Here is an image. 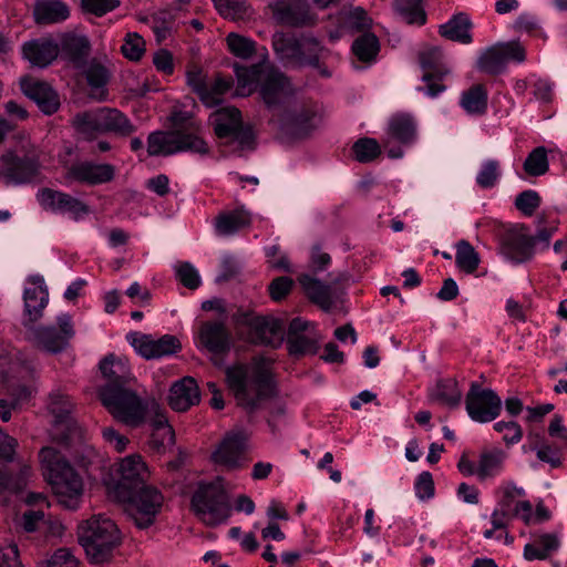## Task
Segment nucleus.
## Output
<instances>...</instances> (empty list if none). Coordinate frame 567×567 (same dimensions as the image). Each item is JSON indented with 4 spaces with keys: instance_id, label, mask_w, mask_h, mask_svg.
<instances>
[{
    "instance_id": "nucleus-1",
    "label": "nucleus",
    "mask_w": 567,
    "mask_h": 567,
    "mask_svg": "<svg viewBox=\"0 0 567 567\" xmlns=\"http://www.w3.org/2000/svg\"><path fill=\"white\" fill-rule=\"evenodd\" d=\"M99 368L105 380L99 389V398L106 410L125 425L137 427L144 423L148 401L132 389L135 379L127 359L111 353L101 360Z\"/></svg>"
},
{
    "instance_id": "nucleus-2",
    "label": "nucleus",
    "mask_w": 567,
    "mask_h": 567,
    "mask_svg": "<svg viewBox=\"0 0 567 567\" xmlns=\"http://www.w3.org/2000/svg\"><path fill=\"white\" fill-rule=\"evenodd\" d=\"M234 69L238 81L236 95L248 96L259 86V94L272 114L290 103L293 95L290 80L269 63L259 62L250 66L235 64Z\"/></svg>"
},
{
    "instance_id": "nucleus-3",
    "label": "nucleus",
    "mask_w": 567,
    "mask_h": 567,
    "mask_svg": "<svg viewBox=\"0 0 567 567\" xmlns=\"http://www.w3.org/2000/svg\"><path fill=\"white\" fill-rule=\"evenodd\" d=\"M270 362L257 358L250 364H237L226 369V379L237 404L248 414L257 412L262 402L275 393Z\"/></svg>"
},
{
    "instance_id": "nucleus-4",
    "label": "nucleus",
    "mask_w": 567,
    "mask_h": 567,
    "mask_svg": "<svg viewBox=\"0 0 567 567\" xmlns=\"http://www.w3.org/2000/svg\"><path fill=\"white\" fill-rule=\"evenodd\" d=\"M40 460L43 475L59 503L68 509H76L83 493V481L80 474L53 447H43L40 451Z\"/></svg>"
},
{
    "instance_id": "nucleus-5",
    "label": "nucleus",
    "mask_w": 567,
    "mask_h": 567,
    "mask_svg": "<svg viewBox=\"0 0 567 567\" xmlns=\"http://www.w3.org/2000/svg\"><path fill=\"white\" fill-rule=\"evenodd\" d=\"M71 124L86 141H93L99 135L111 133L118 137H128L136 132V126L120 110L96 107L76 113Z\"/></svg>"
},
{
    "instance_id": "nucleus-6",
    "label": "nucleus",
    "mask_w": 567,
    "mask_h": 567,
    "mask_svg": "<svg viewBox=\"0 0 567 567\" xmlns=\"http://www.w3.org/2000/svg\"><path fill=\"white\" fill-rule=\"evenodd\" d=\"M78 537L89 559L101 564L110 559L121 543L120 530L115 523L104 515H93L79 526Z\"/></svg>"
},
{
    "instance_id": "nucleus-7",
    "label": "nucleus",
    "mask_w": 567,
    "mask_h": 567,
    "mask_svg": "<svg viewBox=\"0 0 567 567\" xmlns=\"http://www.w3.org/2000/svg\"><path fill=\"white\" fill-rule=\"evenodd\" d=\"M190 503L195 514L208 526L225 523L231 514L229 497L219 477L214 482L199 483Z\"/></svg>"
},
{
    "instance_id": "nucleus-8",
    "label": "nucleus",
    "mask_w": 567,
    "mask_h": 567,
    "mask_svg": "<svg viewBox=\"0 0 567 567\" xmlns=\"http://www.w3.org/2000/svg\"><path fill=\"white\" fill-rule=\"evenodd\" d=\"M321 120L320 106L312 101L288 103L280 112L271 115L280 132L292 138L309 136Z\"/></svg>"
},
{
    "instance_id": "nucleus-9",
    "label": "nucleus",
    "mask_w": 567,
    "mask_h": 567,
    "mask_svg": "<svg viewBox=\"0 0 567 567\" xmlns=\"http://www.w3.org/2000/svg\"><path fill=\"white\" fill-rule=\"evenodd\" d=\"M117 498L127 504L126 512L140 529L152 526L161 512L164 497L154 486L142 484Z\"/></svg>"
},
{
    "instance_id": "nucleus-10",
    "label": "nucleus",
    "mask_w": 567,
    "mask_h": 567,
    "mask_svg": "<svg viewBox=\"0 0 567 567\" xmlns=\"http://www.w3.org/2000/svg\"><path fill=\"white\" fill-rule=\"evenodd\" d=\"M182 152L204 156L209 153V146L203 136L186 135L181 130L156 131L147 137L150 156H171Z\"/></svg>"
},
{
    "instance_id": "nucleus-11",
    "label": "nucleus",
    "mask_w": 567,
    "mask_h": 567,
    "mask_svg": "<svg viewBox=\"0 0 567 567\" xmlns=\"http://www.w3.org/2000/svg\"><path fill=\"white\" fill-rule=\"evenodd\" d=\"M209 122L214 132L219 138H230L241 150H252L255 145V133L250 125H244L241 113L237 107L227 106L216 110Z\"/></svg>"
},
{
    "instance_id": "nucleus-12",
    "label": "nucleus",
    "mask_w": 567,
    "mask_h": 567,
    "mask_svg": "<svg viewBox=\"0 0 567 567\" xmlns=\"http://www.w3.org/2000/svg\"><path fill=\"white\" fill-rule=\"evenodd\" d=\"M56 323L59 330L53 326L44 327L23 322L25 338L47 352H61L68 347L69 340L74 336V329L69 313L60 315L56 318Z\"/></svg>"
},
{
    "instance_id": "nucleus-13",
    "label": "nucleus",
    "mask_w": 567,
    "mask_h": 567,
    "mask_svg": "<svg viewBox=\"0 0 567 567\" xmlns=\"http://www.w3.org/2000/svg\"><path fill=\"white\" fill-rule=\"evenodd\" d=\"M526 60L525 48L518 41L498 42L481 52L476 68L486 74L498 75L508 61L522 63Z\"/></svg>"
},
{
    "instance_id": "nucleus-14",
    "label": "nucleus",
    "mask_w": 567,
    "mask_h": 567,
    "mask_svg": "<svg viewBox=\"0 0 567 567\" xmlns=\"http://www.w3.org/2000/svg\"><path fill=\"white\" fill-rule=\"evenodd\" d=\"M417 58L423 70L422 81L425 82V87L421 90L427 96L435 97L445 91V85L440 82L451 72L444 53L439 47H430L421 50Z\"/></svg>"
},
{
    "instance_id": "nucleus-15",
    "label": "nucleus",
    "mask_w": 567,
    "mask_h": 567,
    "mask_svg": "<svg viewBox=\"0 0 567 567\" xmlns=\"http://www.w3.org/2000/svg\"><path fill=\"white\" fill-rule=\"evenodd\" d=\"M17 445V440L3 433L0 429V461L4 462L0 463V488L11 493L23 489L30 473V468L25 465L19 464L17 471H14L6 464L13 462Z\"/></svg>"
},
{
    "instance_id": "nucleus-16",
    "label": "nucleus",
    "mask_w": 567,
    "mask_h": 567,
    "mask_svg": "<svg viewBox=\"0 0 567 567\" xmlns=\"http://www.w3.org/2000/svg\"><path fill=\"white\" fill-rule=\"evenodd\" d=\"M465 408L468 416L478 423L494 421L502 411V400L492 389H483L472 382L466 394Z\"/></svg>"
},
{
    "instance_id": "nucleus-17",
    "label": "nucleus",
    "mask_w": 567,
    "mask_h": 567,
    "mask_svg": "<svg viewBox=\"0 0 567 567\" xmlns=\"http://www.w3.org/2000/svg\"><path fill=\"white\" fill-rule=\"evenodd\" d=\"M126 339L147 360L173 355L182 349L179 339L173 334H164L154 339L151 334L130 332Z\"/></svg>"
},
{
    "instance_id": "nucleus-18",
    "label": "nucleus",
    "mask_w": 567,
    "mask_h": 567,
    "mask_svg": "<svg viewBox=\"0 0 567 567\" xmlns=\"http://www.w3.org/2000/svg\"><path fill=\"white\" fill-rule=\"evenodd\" d=\"M321 337L313 323L301 318L290 321L287 332V347L292 355L316 354Z\"/></svg>"
},
{
    "instance_id": "nucleus-19",
    "label": "nucleus",
    "mask_w": 567,
    "mask_h": 567,
    "mask_svg": "<svg viewBox=\"0 0 567 567\" xmlns=\"http://www.w3.org/2000/svg\"><path fill=\"white\" fill-rule=\"evenodd\" d=\"M37 198L44 209L69 214L74 220H79L90 212L89 206L80 199L52 188L40 189Z\"/></svg>"
},
{
    "instance_id": "nucleus-20",
    "label": "nucleus",
    "mask_w": 567,
    "mask_h": 567,
    "mask_svg": "<svg viewBox=\"0 0 567 567\" xmlns=\"http://www.w3.org/2000/svg\"><path fill=\"white\" fill-rule=\"evenodd\" d=\"M248 437L249 435L243 430L228 433L213 454L215 463L224 465L228 470L241 467Z\"/></svg>"
},
{
    "instance_id": "nucleus-21",
    "label": "nucleus",
    "mask_w": 567,
    "mask_h": 567,
    "mask_svg": "<svg viewBox=\"0 0 567 567\" xmlns=\"http://www.w3.org/2000/svg\"><path fill=\"white\" fill-rule=\"evenodd\" d=\"M502 252L516 264L530 260L535 250L527 227L522 225L507 230L502 238Z\"/></svg>"
},
{
    "instance_id": "nucleus-22",
    "label": "nucleus",
    "mask_w": 567,
    "mask_h": 567,
    "mask_svg": "<svg viewBox=\"0 0 567 567\" xmlns=\"http://www.w3.org/2000/svg\"><path fill=\"white\" fill-rule=\"evenodd\" d=\"M274 17L290 27H307L316 22L308 0H282L271 6Z\"/></svg>"
},
{
    "instance_id": "nucleus-23",
    "label": "nucleus",
    "mask_w": 567,
    "mask_h": 567,
    "mask_svg": "<svg viewBox=\"0 0 567 567\" xmlns=\"http://www.w3.org/2000/svg\"><path fill=\"white\" fill-rule=\"evenodd\" d=\"M85 78L90 86L91 96L103 101L106 97L105 86L111 80L112 70L107 59L92 58L85 62V66L78 69Z\"/></svg>"
},
{
    "instance_id": "nucleus-24",
    "label": "nucleus",
    "mask_w": 567,
    "mask_h": 567,
    "mask_svg": "<svg viewBox=\"0 0 567 567\" xmlns=\"http://www.w3.org/2000/svg\"><path fill=\"white\" fill-rule=\"evenodd\" d=\"M58 44L59 55L63 61L75 70L85 66V62L91 54V42L86 35L65 33Z\"/></svg>"
},
{
    "instance_id": "nucleus-25",
    "label": "nucleus",
    "mask_w": 567,
    "mask_h": 567,
    "mask_svg": "<svg viewBox=\"0 0 567 567\" xmlns=\"http://www.w3.org/2000/svg\"><path fill=\"white\" fill-rule=\"evenodd\" d=\"M298 280L312 303L319 306L324 311L331 310L337 300L334 287L338 285L339 279L324 284L310 275H301Z\"/></svg>"
},
{
    "instance_id": "nucleus-26",
    "label": "nucleus",
    "mask_w": 567,
    "mask_h": 567,
    "mask_svg": "<svg viewBox=\"0 0 567 567\" xmlns=\"http://www.w3.org/2000/svg\"><path fill=\"white\" fill-rule=\"evenodd\" d=\"M22 92L47 115H51L59 110L60 100L58 93L45 82L22 79L20 82Z\"/></svg>"
},
{
    "instance_id": "nucleus-27",
    "label": "nucleus",
    "mask_w": 567,
    "mask_h": 567,
    "mask_svg": "<svg viewBox=\"0 0 567 567\" xmlns=\"http://www.w3.org/2000/svg\"><path fill=\"white\" fill-rule=\"evenodd\" d=\"M120 480L116 484V496L145 484L146 466L140 455H130L120 463Z\"/></svg>"
},
{
    "instance_id": "nucleus-28",
    "label": "nucleus",
    "mask_w": 567,
    "mask_h": 567,
    "mask_svg": "<svg viewBox=\"0 0 567 567\" xmlns=\"http://www.w3.org/2000/svg\"><path fill=\"white\" fill-rule=\"evenodd\" d=\"M2 175L8 184H24L38 173V164L27 156L18 157L12 153L2 156Z\"/></svg>"
},
{
    "instance_id": "nucleus-29",
    "label": "nucleus",
    "mask_w": 567,
    "mask_h": 567,
    "mask_svg": "<svg viewBox=\"0 0 567 567\" xmlns=\"http://www.w3.org/2000/svg\"><path fill=\"white\" fill-rule=\"evenodd\" d=\"M115 168L111 164H96L93 162H80L73 164L68 176L76 182L99 185L111 182L114 178Z\"/></svg>"
},
{
    "instance_id": "nucleus-30",
    "label": "nucleus",
    "mask_w": 567,
    "mask_h": 567,
    "mask_svg": "<svg viewBox=\"0 0 567 567\" xmlns=\"http://www.w3.org/2000/svg\"><path fill=\"white\" fill-rule=\"evenodd\" d=\"M200 343L213 354H224L230 350L231 336L219 321H207L200 326Z\"/></svg>"
},
{
    "instance_id": "nucleus-31",
    "label": "nucleus",
    "mask_w": 567,
    "mask_h": 567,
    "mask_svg": "<svg viewBox=\"0 0 567 567\" xmlns=\"http://www.w3.org/2000/svg\"><path fill=\"white\" fill-rule=\"evenodd\" d=\"M59 52V44L50 38L34 39L22 45L23 58L38 68L49 66Z\"/></svg>"
},
{
    "instance_id": "nucleus-32",
    "label": "nucleus",
    "mask_w": 567,
    "mask_h": 567,
    "mask_svg": "<svg viewBox=\"0 0 567 567\" xmlns=\"http://www.w3.org/2000/svg\"><path fill=\"white\" fill-rule=\"evenodd\" d=\"M169 405L177 412H185L190 406L198 404L200 392L197 382L192 377H185L175 382L169 390Z\"/></svg>"
},
{
    "instance_id": "nucleus-33",
    "label": "nucleus",
    "mask_w": 567,
    "mask_h": 567,
    "mask_svg": "<svg viewBox=\"0 0 567 567\" xmlns=\"http://www.w3.org/2000/svg\"><path fill=\"white\" fill-rule=\"evenodd\" d=\"M37 286L25 288L23 292L24 315L28 317L23 322L34 323L43 316V310L49 301V292L41 277L34 280Z\"/></svg>"
},
{
    "instance_id": "nucleus-34",
    "label": "nucleus",
    "mask_w": 567,
    "mask_h": 567,
    "mask_svg": "<svg viewBox=\"0 0 567 567\" xmlns=\"http://www.w3.org/2000/svg\"><path fill=\"white\" fill-rule=\"evenodd\" d=\"M148 411L155 413L152 420L153 432L151 435V444L158 451L173 446L175 443V432L168 424L166 415L159 410L155 401H148L147 412Z\"/></svg>"
},
{
    "instance_id": "nucleus-35",
    "label": "nucleus",
    "mask_w": 567,
    "mask_h": 567,
    "mask_svg": "<svg viewBox=\"0 0 567 567\" xmlns=\"http://www.w3.org/2000/svg\"><path fill=\"white\" fill-rule=\"evenodd\" d=\"M250 333L251 341L276 347L282 340V322L274 318L256 317Z\"/></svg>"
},
{
    "instance_id": "nucleus-36",
    "label": "nucleus",
    "mask_w": 567,
    "mask_h": 567,
    "mask_svg": "<svg viewBox=\"0 0 567 567\" xmlns=\"http://www.w3.org/2000/svg\"><path fill=\"white\" fill-rule=\"evenodd\" d=\"M416 134V123L410 114L396 113L389 120V138L395 140L402 145H411L415 142Z\"/></svg>"
},
{
    "instance_id": "nucleus-37",
    "label": "nucleus",
    "mask_w": 567,
    "mask_h": 567,
    "mask_svg": "<svg viewBox=\"0 0 567 567\" xmlns=\"http://www.w3.org/2000/svg\"><path fill=\"white\" fill-rule=\"evenodd\" d=\"M473 24L465 13L453 16L446 23L440 25L439 33L451 41L468 44L473 41L471 29Z\"/></svg>"
},
{
    "instance_id": "nucleus-38",
    "label": "nucleus",
    "mask_w": 567,
    "mask_h": 567,
    "mask_svg": "<svg viewBox=\"0 0 567 567\" xmlns=\"http://www.w3.org/2000/svg\"><path fill=\"white\" fill-rule=\"evenodd\" d=\"M69 16V7L61 0H40L34 6V18L39 24L59 23Z\"/></svg>"
},
{
    "instance_id": "nucleus-39",
    "label": "nucleus",
    "mask_w": 567,
    "mask_h": 567,
    "mask_svg": "<svg viewBox=\"0 0 567 567\" xmlns=\"http://www.w3.org/2000/svg\"><path fill=\"white\" fill-rule=\"evenodd\" d=\"M251 223L250 214L243 209L221 213L216 217L215 230L219 236H231Z\"/></svg>"
},
{
    "instance_id": "nucleus-40",
    "label": "nucleus",
    "mask_w": 567,
    "mask_h": 567,
    "mask_svg": "<svg viewBox=\"0 0 567 567\" xmlns=\"http://www.w3.org/2000/svg\"><path fill=\"white\" fill-rule=\"evenodd\" d=\"M48 409L54 416L55 424H65L66 429L71 427V414L74 409V403L66 393L60 389L53 390L49 394Z\"/></svg>"
},
{
    "instance_id": "nucleus-41",
    "label": "nucleus",
    "mask_w": 567,
    "mask_h": 567,
    "mask_svg": "<svg viewBox=\"0 0 567 567\" xmlns=\"http://www.w3.org/2000/svg\"><path fill=\"white\" fill-rule=\"evenodd\" d=\"M461 106L468 114H484L487 110V91L484 85L476 84L464 91L461 96Z\"/></svg>"
},
{
    "instance_id": "nucleus-42",
    "label": "nucleus",
    "mask_w": 567,
    "mask_h": 567,
    "mask_svg": "<svg viewBox=\"0 0 567 567\" xmlns=\"http://www.w3.org/2000/svg\"><path fill=\"white\" fill-rule=\"evenodd\" d=\"M272 48L282 59L298 64L300 58V39H296L282 32L272 35Z\"/></svg>"
},
{
    "instance_id": "nucleus-43",
    "label": "nucleus",
    "mask_w": 567,
    "mask_h": 567,
    "mask_svg": "<svg viewBox=\"0 0 567 567\" xmlns=\"http://www.w3.org/2000/svg\"><path fill=\"white\" fill-rule=\"evenodd\" d=\"M326 53L327 50L316 38L302 37L300 39V58L298 64L319 69V61Z\"/></svg>"
},
{
    "instance_id": "nucleus-44",
    "label": "nucleus",
    "mask_w": 567,
    "mask_h": 567,
    "mask_svg": "<svg viewBox=\"0 0 567 567\" xmlns=\"http://www.w3.org/2000/svg\"><path fill=\"white\" fill-rule=\"evenodd\" d=\"M379 50V40L373 33H363L352 43V52L361 62H373Z\"/></svg>"
},
{
    "instance_id": "nucleus-45",
    "label": "nucleus",
    "mask_w": 567,
    "mask_h": 567,
    "mask_svg": "<svg viewBox=\"0 0 567 567\" xmlns=\"http://www.w3.org/2000/svg\"><path fill=\"white\" fill-rule=\"evenodd\" d=\"M433 399L451 409L457 408L462 400V391L457 381L454 379L441 380L436 385Z\"/></svg>"
},
{
    "instance_id": "nucleus-46",
    "label": "nucleus",
    "mask_w": 567,
    "mask_h": 567,
    "mask_svg": "<svg viewBox=\"0 0 567 567\" xmlns=\"http://www.w3.org/2000/svg\"><path fill=\"white\" fill-rule=\"evenodd\" d=\"M505 453L501 450L485 451L480 456L477 466V476L481 480L492 477L502 470Z\"/></svg>"
},
{
    "instance_id": "nucleus-47",
    "label": "nucleus",
    "mask_w": 567,
    "mask_h": 567,
    "mask_svg": "<svg viewBox=\"0 0 567 567\" xmlns=\"http://www.w3.org/2000/svg\"><path fill=\"white\" fill-rule=\"evenodd\" d=\"M395 8L408 24L423 25L426 21L422 0H395Z\"/></svg>"
},
{
    "instance_id": "nucleus-48",
    "label": "nucleus",
    "mask_w": 567,
    "mask_h": 567,
    "mask_svg": "<svg viewBox=\"0 0 567 567\" xmlns=\"http://www.w3.org/2000/svg\"><path fill=\"white\" fill-rule=\"evenodd\" d=\"M455 262L460 270L473 274L478 268L480 256L468 241L461 240L456 245Z\"/></svg>"
},
{
    "instance_id": "nucleus-49",
    "label": "nucleus",
    "mask_w": 567,
    "mask_h": 567,
    "mask_svg": "<svg viewBox=\"0 0 567 567\" xmlns=\"http://www.w3.org/2000/svg\"><path fill=\"white\" fill-rule=\"evenodd\" d=\"M187 84L199 96L200 101L212 107L214 106L213 95L209 93V83L200 68L194 66L187 71Z\"/></svg>"
},
{
    "instance_id": "nucleus-50",
    "label": "nucleus",
    "mask_w": 567,
    "mask_h": 567,
    "mask_svg": "<svg viewBox=\"0 0 567 567\" xmlns=\"http://www.w3.org/2000/svg\"><path fill=\"white\" fill-rule=\"evenodd\" d=\"M523 168L528 176H542L549 169L547 150L544 146L534 148L526 157Z\"/></svg>"
},
{
    "instance_id": "nucleus-51",
    "label": "nucleus",
    "mask_w": 567,
    "mask_h": 567,
    "mask_svg": "<svg viewBox=\"0 0 567 567\" xmlns=\"http://www.w3.org/2000/svg\"><path fill=\"white\" fill-rule=\"evenodd\" d=\"M173 131H182L184 134L202 136L200 123L195 118L192 112L175 110L171 114Z\"/></svg>"
},
{
    "instance_id": "nucleus-52",
    "label": "nucleus",
    "mask_w": 567,
    "mask_h": 567,
    "mask_svg": "<svg viewBox=\"0 0 567 567\" xmlns=\"http://www.w3.org/2000/svg\"><path fill=\"white\" fill-rule=\"evenodd\" d=\"M352 152L359 163H370L381 154V147L375 138L362 137L353 144Z\"/></svg>"
},
{
    "instance_id": "nucleus-53",
    "label": "nucleus",
    "mask_w": 567,
    "mask_h": 567,
    "mask_svg": "<svg viewBox=\"0 0 567 567\" xmlns=\"http://www.w3.org/2000/svg\"><path fill=\"white\" fill-rule=\"evenodd\" d=\"M557 228V221L555 219L546 220L545 216H538L536 235H529L533 248L535 249L539 246L540 249H547L549 247L550 238L556 233Z\"/></svg>"
},
{
    "instance_id": "nucleus-54",
    "label": "nucleus",
    "mask_w": 567,
    "mask_h": 567,
    "mask_svg": "<svg viewBox=\"0 0 567 567\" xmlns=\"http://www.w3.org/2000/svg\"><path fill=\"white\" fill-rule=\"evenodd\" d=\"M32 365L28 362H12L9 367L4 363H0V381L10 389L14 385V379H23L27 374L32 371Z\"/></svg>"
},
{
    "instance_id": "nucleus-55",
    "label": "nucleus",
    "mask_w": 567,
    "mask_h": 567,
    "mask_svg": "<svg viewBox=\"0 0 567 567\" xmlns=\"http://www.w3.org/2000/svg\"><path fill=\"white\" fill-rule=\"evenodd\" d=\"M227 45L229 51L240 59H248L256 51V45L252 40L237 33H229L227 35Z\"/></svg>"
},
{
    "instance_id": "nucleus-56",
    "label": "nucleus",
    "mask_w": 567,
    "mask_h": 567,
    "mask_svg": "<svg viewBox=\"0 0 567 567\" xmlns=\"http://www.w3.org/2000/svg\"><path fill=\"white\" fill-rule=\"evenodd\" d=\"M499 176V163L495 159H488L482 164L476 176V183L481 188H492L496 185Z\"/></svg>"
},
{
    "instance_id": "nucleus-57",
    "label": "nucleus",
    "mask_w": 567,
    "mask_h": 567,
    "mask_svg": "<svg viewBox=\"0 0 567 567\" xmlns=\"http://www.w3.org/2000/svg\"><path fill=\"white\" fill-rule=\"evenodd\" d=\"M175 14L169 10L158 11L153 16L152 29L158 41L165 40L172 32Z\"/></svg>"
},
{
    "instance_id": "nucleus-58",
    "label": "nucleus",
    "mask_w": 567,
    "mask_h": 567,
    "mask_svg": "<svg viewBox=\"0 0 567 567\" xmlns=\"http://www.w3.org/2000/svg\"><path fill=\"white\" fill-rule=\"evenodd\" d=\"M540 203L539 194L533 189L524 190L515 198V207L525 216H533Z\"/></svg>"
},
{
    "instance_id": "nucleus-59",
    "label": "nucleus",
    "mask_w": 567,
    "mask_h": 567,
    "mask_svg": "<svg viewBox=\"0 0 567 567\" xmlns=\"http://www.w3.org/2000/svg\"><path fill=\"white\" fill-rule=\"evenodd\" d=\"M121 50L125 58L138 61L145 52V42L137 33H128Z\"/></svg>"
},
{
    "instance_id": "nucleus-60",
    "label": "nucleus",
    "mask_w": 567,
    "mask_h": 567,
    "mask_svg": "<svg viewBox=\"0 0 567 567\" xmlns=\"http://www.w3.org/2000/svg\"><path fill=\"white\" fill-rule=\"evenodd\" d=\"M176 278L188 289H197L200 285V278L195 267L188 262H181L175 267Z\"/></svg>"
},
{
    "instance_id": "nucleus-61",
    "label": "nucleus",
    "mask_w": 567,
    "mask_h": 567,
    "mask_svg": "<svg viewBox=\"0 0 567 567\" xmlns=\"http://www.w3.org/2000/svg\"><path fill=\"white\" fill-rule=\"evenodd\" d=\"M120 0H81L83 12L103 17L120 6Z\"/></svg>"
},
{
    "instance_id": "nucleus-62",
    "label": "nucleus",
    "mask_w": 567,
    "mask_h": 567,
    "mask_svg": "<svg viewBox=\"0 0 567 567\" xmlns=\"http://www.w3.org/2000/svg\"><path fill=\"white\" fill-rule=\"evenodd\" d=\"M530 449L536 451V456L539 461L548 463L553 468L561 466L563 462L560 457V450L557 446L543 442L539 445L532 446Z\"/></svg>"
},
{
    "instance_id": "nucleus-63",
    "label": "nucleus",
    "mask_w": 567,
    "mask_h": 567,
    "mask_svg": "<svg viewBox=\"0 0 567 567\" xmlns=\"http://www.w3.org/2000/svg\"><path fill=\"white\" fill-rule=\"evenodd\" d=\"M494 430L496 432H505L503 440L504 442L509 444L518 443L523 437V430L520 425L515 421H499L494 424Z\"/></svg>"
},
{
    "instance_id": "nucleus-64",
    "label": "nucleus",
    "mask_w": 567,
    "mask_h": 567,
    "mask_svg": "<svg viewBox=\"0 0 567 567\" xmlns=\"http://www.w3.org/2000/svg\"><path fill=\"white\" fill-rule=\"evenodd\" d=\"M79 560L69 548H59L48 560V567H78Z\"/></svg>"
}]
</instances>
